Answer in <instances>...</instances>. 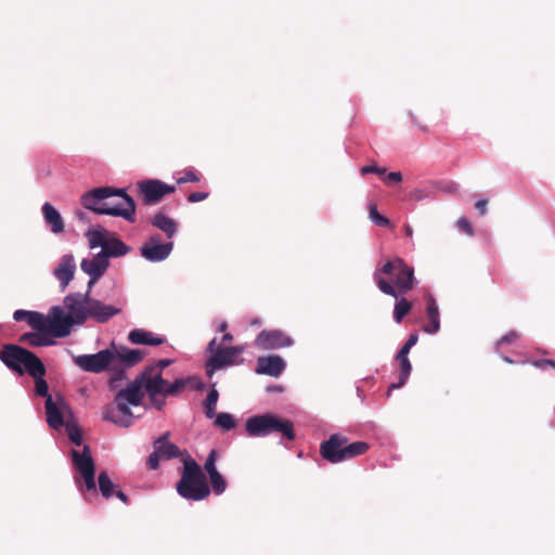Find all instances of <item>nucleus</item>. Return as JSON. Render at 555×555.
Here are the masks:
<instances>
[{
    "instance_id": "19",
    "label": "nucleus",
    "mask_w": 555,
    "mask_h": 555,
    "mask_svg": "<svg viewBox=\"0 0 555 555\" xmlns=\"http://www.w3.org/2000/svg\"><path fill=\"white\" fill-rule=\"evenodd\" d=\"M108 263V260L101 251L96 254L92 259H82L80 263L81 270L90 275V281L88 283L89 289L105 273Z\"/></svg>"
},
{
    "instance_id": "59",
    "label": "nucleus",
    "mask_w": 555,
    "mask_h": 555,
    "mask_svg": "<svg viewBox=\"0 0 555 555\" xmlns=\"http://www.w3.org/2000/svg\"><path fill=\"white\" fill-rule=\"evenodd\" d=\"M404 229H405V234H406L408 236H412L413 231H412L411 227H410V225H405V228H404Z\"/></svg>"
},
{
    "instance_id": "2",
    "label": "nucleus",
    "mask_w": 555,
    "mask_h": 555,
    "mask_svg": "<svg viewBox=\"0 0 555 555\" xmlns=\"http://www.w3.org/2000/svg\"><path fill=\"white\" fill-rule=\"evenodd\" d=\"M374 280L379 291L398 299L414 286V270L403 259L395 257L374 272Z\"/></svg>"
},
{
    "instance_id": "7",
    "label": "nucleus",
    "mask_w": 555,
    "mask_h": 555,
    "mask_svg": "<svg viewBox=\"0 0 555 555\" xmlns=\"http://www.w3.org/2000/svg\"><path fill=\"white\" fill-rule=\"evenodd\" d=\"M139 377L142 378V385L149 396L162 395L172 396L182 391L186 386V380L177 378L173 383L165 380L160 372H155V367H146Z\"/></svg>"
},
{
    "instance_id": "5",
    "label": "nucleus",
    "mask_w": 555,
    "mask_h": 555,
    "mask_svg": "<svg viewBox=\"0 0 555 555\" xmlns=\"http://www.w3.org/2000/svg\"><path fill=\"white\" fill-rule=\"evenodd\" d=\"M370 444L365 441L349 443L346 436L333 434L320 444V454L323 460L332 464L352 460L367 452Z\"/></svg>"
},
{
    "instance_id": "26",
    "label": "nucleus",
    "mask_w": 555,
    "mask_h": 555,
    "mask_svg": "<svg viewBox=\"0 0 555 555\" xmlns=\"http://www.w3.org/2000/svg\"><path fill=\"white\" fill-rule=\"evenodd\" d=\"M426 302V315L428 319V323L423 326V330L428 334H435L440 328L438 305L431 295L427 296Z\"/></svg>"
},
{
    "instance_id": "8",
    "label": "nucleus",
    "mask_w": 555,
    "mask_h": 555,
    "mask_svg": "<svg viewBox=\"0 0 555 555\" xmlns=\"http://www.w3.org/2000/svg\"><path fill=\"white\" fill-rule=\"evenodd\" d=\"M208 350L212 356L207 361L206 370L207 374L211 375L216 370L233 365L236 362V358L244 352L245 348L243 346H216V339H212L208 344Z\"/></svg>"
},
{
    "instance_id": "47",
    "label": "nucleus",
    "mask_w": 555,
    "mask_h": 555,
    "mask_svg": "<svg viewBox=\"0 0 555 555\" xmlns=\"http://www.w3.org/2000/svg\"><path fill=\"white\" fill-rule=\"evenodd\" d=\"M160 460H163V457H160L159 454L154 450L147 457L149 468L153 470L157 469Z\"/></svg>"
},
{
    "instance_id": "23",
    "label": "nucleus",
    "mask_w": 555,
    "mask_h": 555,
    "mask_svg": "<svg viewBox=\"0 0 555 555\" xmlns=\"http://www.w3.org/2000/svg\"><path fill=\"white\" fill-rule=\"evenodd\" d=\"M89 304V310H88V318H92L98 322H106L112 317L118 314L120 312V309L115 308L109 305H105L102 301L98 299H93L90 297Z\"/></svg>"
},
{
    "instance_id": "43",
    "label": "nucleus",
    "mask_w": 555,
    "mask_h": 555,
    "mask_svg": "<svg viewBox=\"0 0 555 555\" xmlns=\"http://www.w3.org/2000/svg\"><path fill=\"white\" fill-rule=\"evenodd\" d=\"M201 180V177L199 175H197L195 171L193 170H188L183 173L182 177H180L178 180H177V183L178 184H182V183H188V182H198Z\"/></svg>"
},
{
    "instance_id": "1",
    "label": "nucleus",
    "mask_w": 555,
    "mask_h": 555,
    "mask_svg": "<svg viewBox=\"0 0 555 555\" xmlns=\"http://www.w3.org/2000/svg\"><path fill=\"white\" fill-rule=\"evenodd\" d=\"M80 203L86 209L96 214L122 217L134 222L135 203L122 189L95 188L85 193Z\"/></svg>"
},
{
    "instance_id": "29",
    "label": "nucleus",
    "mask_w": 555,
    "mask_h": 555,
    "mask_svg": "<svg viewBox=\"0 0 555 555\" xmlns=\"http://www.w3.org/2000/svg\"><path fill=\"white\" fill-rule=\"evenodd\" d=\"M151 224L163 231L168 238H172L178 231V223L163 212H157L151 219Z\"/></svg>"
},
{
    "instance_id": "27",
    "label": "nucleus",
    "mask_w": 555,
    "mask_h": 555,
    "mask_svg": "<svg viewBox=\"0 0 555 555\" xmlns=\"http://www.w3.org/2000/svg\"><path fill=\"white\" fill-rule=\"evenodd\" d=\"M42 215L47 225L50 227L53 233L59 234L64 231L65 225L63 218L53 205L44 203L42 205Z\"/></svg>"
},
{
    "instance_id": "58",
    "label": "nucleus",
    "mask_w": 555,
    "mask_h": 555,
    "mask_svg": "<svg viewBox=\"0 0 555 555\" xmlns=\"http://www.w3.org/2000/svg\"><path fill=\"white\" fill-rule=\"evenodd\" d=\"M232 339H233V336L230 333H225L222 337V340L227 341V343L231 341Z\"/></svg>"
},
{
    "instance_id": "34",
    "label": "nucleus",
    "mask_w": 555,
    "mask_h": 555,
    "mask_svg": "<svg viewBox=\"0 0 555 555\" xmlns=\"http://www.w3.org/2000/svg\"><path fill=\"white\" fill-rule=\"evenodd\" d=\"M396 360L399 362L398 382L393 383L389 386V391L392 389L402 387L406 383V380L411 374V371H412V364H411L409 358H397L396 357Z\"/></svg>"
},
{
    "instance_id": "51",
    "label": "nucleus",
    "mask_w": 555,
    "mask_h": 555,
    "mask_svg": "<svg viewBox=\"0 0 555 555\" xmlns=\"http://www.w3.org/2000/svg\"><path fill=\"white\" fill-rule=\"evenodd\" d=\"M386 181H388V182H396V183L401 182L402 181V175L399 171L389 172L386 176Z\"/></svg>"
},
{
    "instance_id": "4",
    "label": "nucleus",
    "mask_w": 555,
    "mask_h": 555,
    "mask_svg": "<svg viewBox=\"0 0 555 555\" xmlns=\"http://www.w3.org/2000/svg\"><path fill=\"white\" fill-rule=\"evenodd\" d=\"M183 469L177 483V492L189 501H203L210 495V487L201 466L191 456L182 460Z\"/></svg>"
},
{
    "instance_id": "13",
    "label": "nucleus",
    "mask_w": 555,
    "mask_h": 555,
    "mask_svg": "<svg viewBox=\"0 0 555 555\" xmlns=\"http://www.w3.org/2000/svg\"><path fill=\"white\" fill-rule=\"evenodd\" d=\"M138 189L145 205H155L176 191V186L155 179L140 181Z\"/></svg>"
},
{
    "instance_id": "30",
    "label": "nucleus",
    "mask_w": 555,
    "mask_h": 555,
    "mask_svg": "<svg viewBox=\"0 0 555 555\" xmlns=\"http://www.w3.org/2000/svg\"><path fill=\"white\" fill-rule=\"evenodd\" d=\"M130 251V247L115 235H111L101 253L108 260L109 257H121Z\"/></svg>"
},
{
    "instance_id": "63",
    "label": "nucleus",
    "mask_w": 555,
    "mask_h": 555,
    "mask_svg": "<svg viewBox=\"0 0 555 555\" xmlns=\"http://www.w3.org/2000/svg\"><path fill=\"white\" fill-rule=\"evenodd\" d=\"M82 216H83V212L78 214L79 218H82Z\"/></svg>"
},
{
    "instance_id": "60",
    "label": "nucleus",
    "mask_w": 555,
    "mask_h": 555,
    "mask_svg": "<svg viewBox=\"0 0 555 555\" xmlns=\"http://www.w3.org/2000/svg\"><path fill=\"white\" fill-rule=\"evenodd\" d=\"M413 124H414L415 126H417L420 129H422L423 131H427V127H426V126H422V125H420L416 120H413Z\"/></svg>"
},
{
    "instance_id": "16",
    "label": "nucleus",
    "mask_w": 555,
    "mask_h": 555,
    "mask_svg": "<svg viewBox=\"0 0 555 555\" xmlns=\"http://www.w3.org/2000/svg\"><path fill=\"white\" fill-rule=\"evenodd\" d=\"M293 338L281 330H264L255 339V346L261 350L281 349L292 346Z\"/></svg>"
},
{
    "instance_id": "55",
    "label": "nucleus",
    "mask_w": 555,
    "mask_h": 555,
    "mask_svg": "<svg viewBox=\"0 0 555 555\" xmlns=\"http://www.w3.org/2000/svg\"><path fill=\"white\" fill-rule=\"evenodd\" d=\"M418 340V335L416 333H411L405 341L408 346H415Z\"/></svg>"
},
{
    "instance_id": "14",
    "label": "nucleus",
    "mask_w": 555,
    "mask_h": 555,
    "mask_svg": "<svg viewBox=\"0 0 555 555\" xmlns=\"http://www.w3.org/2000/svg\"><path fill=\"white\" fill-rule=\"evenodd\" d=\"M90 291L86 294L72 293L64 298V308L73 324H82L88 319Z\"/></svg>"
},
{
    "instance_id": "54",
    "label": "nucleus",
    "mask_w": 555,
    "mask_h": 555,
    "mask_svg": "<svg viewBox=\"0 0 555 555\" xmlns=\"http://www.w3.org/2000/svg\"><path fill=\"white\" fill-rule=\"evenodd\" d=\"M411 346H408L405 343L404 345L401 347V349L398 351L397 353V358H408V354L411 350Z\"/></svg>"
},
{
    "instance_id": "39",
    "label": "nucleus",
    "mask_w": 555,
    "mask_h": 555,
    "mask_svg": "<svg viewBox=\"0 0 555 555\" xmlns=\"http://www.w3.org/2000/svg\"><path fill=\"white\" fill-rule=\"evenodd\" d=\"M211 489L215 494L219 495L223 493L227 489V481L220 473L214 474L209 476Z\"/></svg>"
},
{
    "instance_id": "46",
    "label": "nucleus",
    "mask_w": 555,
    "mask_h": 555,
    "mask_svg": "<svg viewBox=\"0 0 555 555\" xmlns=\"http://www.w3.org/2000/svg\"><path fill=\"white\" fill-rule=\"evenodd\" d=\"M520 335L516 331H511L498 340L496 346L500 347L503 344H514L519 339Z\"/></svg>"
},
{
    "instance_id": "9",
    "label": "nucleus",
    "mask_w": 555,
    "mask_h": 555,
    "mask_svg": "<svg viewBox=\"0 0 555 555\" xmlns=\"http://www.w3.org/2000/svg\"><path fill=\"white\" fill-rule=\"evenodd\" d=\"M72 462L75 469L83 480L87 491H95V464L89 446H83L82 451L72 450Z\"/></svg>"
},
{
    "instance_id": "22",
    "label": "nucleus",
    "mask_w": 555,
    "mask_h": 555,
    "mask_svg": "<svg viewBox=\"0 0 555 555\" xmlns=\"http://www.w3.org/2000/svg\"><path fill=\"white\" fill-rule=\"evenodd\" d=\"M76 263L73 255H64L57 267L54 269V275L61 283L62 291H64L74 278Z\"/></svg>"
},
{
    "instance_id": "50",
    "label": "nucleus",
    "mask_w": 555,
    "mask_h": 555,
    "mask_svg": "<svg viewBox=\"0 0 555 555\" xmlns=\"http://www.w3.org/2000/svg\"><path fill=\"white\" fill-rule=\"evenodd\" d=\"M488 199H480L475 203V208L479 211L480 216H485L488 211Z\"/></svg>"
},
{
    "instance_id": "15",
    "label": "nucleus",
    "mask_w": 555,
    "mask_h": 555,
    "mask_svg": "<svg viewBox=\"0 0 555 555\" xmlns=\"http://www.w3.org/2000/svg\"><path fill=\"white\" fill-rule=\"evenodd\" d=\"M113 350H114V375L112 377V383H114L117 379H121L124 375V370L127 367H131L139 362L142 361V359L145 356V352L139 349H128L125 347H120L117 349L115 345L113 344Z\"/></svg>"
},
{
    "instance_id": "24",
    "label": "nucleus",
    "mask_w": 555,
    "mask_h": 555,
    "mask_svg": "<svg viewBox=\"0 0 555 555\" xmlns=\"http://www.w3.org/2000/svg\"><path fill=\"white\" fill-rule=\"evenodd\" d=\"M53 338L55 337L49 331H36V333H24L18 340L30 347H43L54 345L55 340Z\"/></svg>"
},
{
    "instance_id": "49",
    "label": "nucleus",
    "mask_w": 555,
    "mask_h": 555,
    "mask_svg": "<svg viewBox=\"0 0 555 555\" xmlns=\"http://www.w3.org/2000/svg\"><path fill=\"white\" fill-rule=\"evenodd\" d=\"M360 171L362 175H366V173L384 175L386 172V169L377 167V166H364L361 168Z\"/></svg>"
},
{
    "instance_id": "44",
    "label": "nucleus",
    "mask_w": 555,
    "mask_h": 555,
    "mask_svg": "<svg viewBox=\"0 0 555 555\" xmlns=\"http://www.w3.org/2000/svg\"><path fill=\"white\" fill-rule=\"evenodd\" d=\"M457 228L469 236L475 234V231L467 218L461 217L456 222Z\"/></svg>"
},
{
    "instance_id": "28",
    "label": "nucleus",
    "mask_w": 555,
    "mask_h": 555,
    "mask_svg": "<svg viewBox=\"0 0 555 555\" xmlns=\"http://www.w3.org/2000/svg\"><path fill=\"white\" fill-rule=\"evenodd\" d=\"M128 339L135 345H149V346H158L165 343L164 337L154 336L152 332L135 328L132 330L129 335Z\"/></svg>"
},
{
    "instance_id": "33",
    "label": "nucleus",
    "mask_w": 555,
    "mask_h": 555,
    "mask_svg": "<svg viewBox=\"0 0 555 555\" xmlns=\"http://www.w3.org/2000/svg\"><path fill=\"white\" fill-rule=\"evenodd\" d=\"M86 235L88 237L90 248L93 249L96 247H101L103 249V246L106 245L107 240L111 236V233L104 228H99L94 230H89L86 233Z\"/></svg>"
},
{
    "instance_id": "61",
    "label": "nucleus",
    "mask_w": 555,
    "mask_h": 555,
    "mask_svg": "<svg viewBox=\"0 0 555 555\" xmlns=\"http://www.w3.org/2000/svg\"><path fill=\"white\" fill-rule=\"evenodd\" d=\"M504 361H506L507 363H513V360L509 359L508 357H504Z\"/></svg>"
},
{
    "instance_id": "11",
    "label": "nucleus",
    "mask_w": 555,
    "mask_h": 555,
    "mask_svg": "<svg viewBox=\"0 0 555 555\" xmlns=\"http://www.w3.org/2000/svg\"><path fill=\"white\" fill-rule=\"evenodd\" d=\"M73 322L64 308L53 306L47 315L43 314L42 326L39 331H49L55 338L66 337L70 334Z\"/></svg>"
},
{
    "instance_id": "25",
    "label": "nucleus",
    "mask_w": 555,
    "mask_h": 555,
    "mask_svg": "<svg viewBox=\"0 0 555 555\" xmlns=\"http://www.w3.org/2000/svg\"><path fill=\"white\" fill-rule=\"evenodd\" d=\"M169 433L163 434L159 438L154 441V449L163 460H170L178 457L181 452L178 446L169 442Z\"/></svg>"
},
{
    "instance_id": "41",
    "label": "nucleus",
    "mask_w": 555,
    "mask_h": 555,
    "mask_svg": "<svg viewBox=\"0 0 555 555\" xmlns=\"http://www.w3.org/2000/svg\"><path fill=\"white\" fill-rule=\"evenodd\" d=\"M369 215H370V219L377 225L379 227H388L390 224V221L388 218H386L385 216H382L378 210H377V207L376 205L374 204H371L369 206Z\"/></svg>"
},
{
    "instance_id": "18",
    "label": "nucleus",
    "mask_w": 555,
    "mask_h": 555,
    "mask_svg": "<svg viewBox=\"0 0 555 555\" xmlns=\"http://www.w3.org/2000/svg\"><path fill=\"white\" fill-rule=\"evenodd\" d=\"M114 405H107L103 411V418L122 427H129L132 424V412L129 409L130 403L120 400L115 401Z\"/></svg>"
},
{
    "instance_id": "6",
    "label": "nucleus",
    "mask_w": 555,
    "mask_h": 555,
    "mask_svg": "<svg viewBox=\"0 0 555 555\" xmlns=\"http://www.w3.org/2000/svg\"><path fill=\"white\" fill-rule=\"evenodd\" d=\"M0 360L18 375H29L43 364L34 352L18 345H4L0 351Z\"/></svg>"
},
{
    "instance_id": "48",
    "label": "nucleus",
    "mask_w": 555,
    "mask_h": 555,
    "mask_svg": "<svg viewBox=\"0 0 555 555\" xmlns=\"http://www.w3.org/2000/svg\"><path fill=\"white\" fill-rule=\"evenodd\" d=\"M209 193L207 192H193L188 196L190 203H197L208 198Z\"/></svg>"
},
{
    "instance_id": "21",
    "label": "nucleus",
    "mask_w": 555,
    "mask_h": 555,
    "mask_svg": "<svg viewBox=\"0 0 555 555\" xmlns=\"http://www.w3.org/2000/svg\"><path fill=\"white\" fill-rule=\"evenodd\" d=\"M285 370V362L280 356L259 357L256 373L279 377Z\"/></svg>"
},
{
    "instance_id": "31",
    "label": "nucleus",
    "mask_w": 555,
    "mask_h": 555,
    "mask_svg": "<svg viewBox=\"0 0 555 555\" xmlns=\"http://www.w3.org/2000/svg\"><path fill=\"white\" fill-rule=\"evenodd\" d=\"M13 318L18 322L26 321L35 331H39L42 326L43 314L37 311L16 310Z\"/></svg>"
},
{
    "instance_id": "35",
    "label": "nucleus",
    "mask_w": 555,
    "mask_h": 555,
    "mask_svg": "<svg viewBox=\"0 0 555 555\" xmlns=\"http://www.w3.org/2000/svg\"><path fill=\"white\" fill-rule=\"evenodd\" d=\"M396 305L393 309V319L397 323H400L405 315L409 314V312L412 309V304L404 298L403 296H399L398 299H396Z\"/></svg>"
},
{
    "instance_id": "37",
    "label": "nucleus",
    "mask_w": 555,
    "mask_h": 555,
    "mask_svg": "<svg viewBox=\"0 0 555 555\" xmlns=\"http://www.w3.org/2000/svg\"><path fill=\"white\" fill-rule=\"evenodd\" d=\"M219 398L218 391L211 389L205 400V414L208 418H212L216 415V404Z\"/></svg>"
},
{
    "instance_id": "3",
    "label": "nucleus",
    "mask_w": 555,
    "mask_h": 555,
    "mask_svg": "<svg viewBox=\"0 0 555 555\" xmlns=\"http://www.w3.org/2000/svg\"><path fill=\"white\" fill-rule=\"evenodd\" d=\"M245 430L249 437L275 435L286 442H292L296 439L294 423L288 418L272 413L248 417L245 423Z\"/></svg>"
},
{
    "instance_id": "53",
    "label": "nucleus",
    "mask_w": 555,
    "mask_h": 555,
    "mask_svg": "<svg viewBox=\"0 0 555 555\" xmlns=\"http://www.w3.org/2000/svg\"><path fill=\"white\" fill-rule=\"evenodd\" d=\"M171 363H172V361H171V360H169V359H163V360H159V361L156 363V365H154L153 367H155V372H160V373H162V371H163L165 367L169 366Z\"/></svg>"
},
{
    "instance_id": "38",
    "label": "nucleus",
    "mask_w": 555,
    "mask_h": 555,
    "mask_svg": "<svg viewBox=\"0 0 555 555\" xmlns=\"http://www.w3.org/2000/svg\"><path fill=\"white\" fill-rule=\"evenodd\" d=\"M65 427L70 441L76 446H80L82 443V436L78 425L72 421H66Z\"/></svg>"
},
{
    "instance_id": "52",
    "label": "nucleus",
    "mask_w": 555,
    "mask_h": 555,
    "mask_svg": "<svg viewBox=\"0 0 555 555\" xmlns=\"http://www.w3.org/2000/svg\"><path fill=\"white\" fill-rule=\"evenodd\" d=\"M158 395L149 396L152 404L157 409L162 410L165 405V400L157 398Z\"/></svg>"
},
{
    "instance_id": "42",
    "label": "nucleus",
    "mask_w": 555,
    "mask_h": 555,
    "mask_svg": "<svg viewBox=\"0 0 555 555\" xmlns=\"http://www.w3.org/2000/svg\"><path fill=\"white\" fill-rule=\"evenodd\" d=\"M216 460H217V451L212 449L209 452L208 457L204 465V468H205L206 473L208 474V476L219 473L216 467Z\"/></svg>"
},
{
    "instance_id": "62",
    "label": "nucleus",
    "mask_w": 555,
    "mask_h": 555,
    "mask_svg": "<svg viewBox=\"0 0 555 555\" xmlns=\"http://www.w3.org/2000/svg\"><path fill=\"white\" fill-rule=\"evenodd\" d=\"M75 481H76V483H78V485L80 483V481H79V479H78L77 477L75 478Z\"/></svg>"
},
{
    "instance_id": "56",
    "label": "nucleus",
    "mask_w": 555,
    "mask_h": 555,
    "mask_svg": "<svg viewBox=\"0 0 555 555\" xmlns=\"http://www.w3.org/2000/svg\"><path fill=\"white\" fill-rule=\"evenodd\" d=\"M114 494L125 504L128 503V496L121 490H116Z\"/></svg>"
},
{
    "instance_id": "20",
    "label": "nucleus",
    "mask_w": 555,
    "mask_h": 555,
    "mask_svg": "<svg viewBox=\"0 0 555 555\" xmlns=\"http://www.w3.org/2000/svg\"><path fill=\"white\" fill-rule=\"evenodd\" d=\"M142 378L138 375L126 388L119 390L115 396V401L124 400L131 405H140L144 397Z\"/></svg>"
},
{
    "instance_id": "32",
    "label": "nucleus",
    "mask_w": 555,
    "mask_h": 555,
    "mask_svg": "<svg viewBox=\"0 0 555 555\" xmlns=\"http://www.w3.org/2000/svg\"><path fill=\"white\" fill-rule=\"evenodd\" d=\"M47 373L44 364H42L39 370L29 374L35 380V392L37 396L48 399V397H52L49 395V386L46 379L43 378Z\"/></svg>"
},
{
    "instance_id": "40",
    "label": "nucleus",
    "mask_w": 555,
    "mask_h": 555,
    "mask_svg": "<svg viewBox=\"0 0 555 555\" xmlns=\"http://www.w3.org/2000/svg\"><path fill=\"white\" fill-rule=\"evenodd\" d=\"M215 424L224 430H230L235 427V421L229 413H219L216 416Z\"/></svg>"
},
{
    "instance_id": "45",
    "label": "nucleus",
    "mask_w": 555,
    "mask_h": 555,
    "mask_svg": "<svg viewBox=\"0 0 555 555\" xmlns=\"http://www.w3.org/2000/svg\"><path fill=\"white\" fill-rule=\"evenodd\" d=\"M531 364L540 370L553 369L555 370V360L553 359H539L531 361Z\"/></svg>"
},
{
    "instance_id": "10",
    "label": "nucleus",
    "mask_w": 555,
    "mask_h": 555,
    "mask_svg": "<svg viewBox=\"0 0 555 555\" xmlns=\"http://www.w3.org/2000/svg\"><path fill=\"white\" fill-rule=\"evenodd\" d=\"M114 350L107 348L93 354H81L74 358V362L85 372L101 373L105 370L114 372Z\"/></svg>"
},
{
    "instance_id": "36",
    "label": "nucleus",
    "mask_w": 555,
    "mask_h": 555,
    "mask_svg": "<svg viewBox=\"0 0 555 555\" xmlns=\"http://www.w3.org/2000/svg\"><path fill=\"white\" fill-rule=\"evenodd\" d=\"M98 483L100 492L105 499H109L115 493V485L113 483L106 472H101L99 474Z\"/></svg>"
},
{
    "instance_id": "17",
    "label": "nucleus",
    "mask_w": 555,
    "mask_h": 555,
    "mask_svg": "<svg viewBox=\"0 0 555 555\" xmlns=\"http://www.w3.org/2000/svg\"><path fill=\"white\" fill-rule=\"evenodd\" d=\"M172 242L160 243L159 234H154L141 247V256L152 262L163 261L172 251Z\"/></svg>"
},
{
    "instance_id": "12",
    "label": "nucleus",
    "mask_w": 555,
    "mask_h": 555,
    "mask_svg": "<svg viewBox=\"0 0 555 555\" xmlns=\"http://www.w3.org/2000/svg\"><path fill=\"white\" fill-rule=\"evenodd\" d=\"M46 414L48 425L59 430L66 425V421L72 418V410L62 397H48L46 400Z\"/></svg>"
},
{
    "instance_id": "57",
    "label": "nucleus",
    "mask_w": 555,
    "mask_h": 555,
    "mask_svg": "<svg viewBox=\"0 0 555 555\" xmlns=\"http://www.w3.org/2000/svg\"><path fill=\"white\" fill-rule=\"evenodd\" d=\"M228 328V323L225 321H222L219 325V332H225Z\"/></svg>"
}]
</instances>
